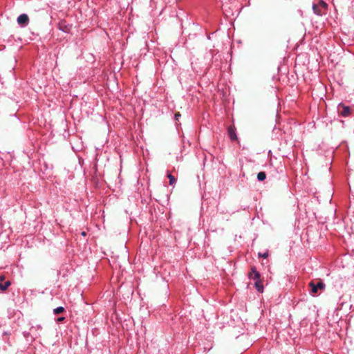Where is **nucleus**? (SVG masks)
I'll use <instances>...</instances> for the list:
<instances>
[{
	"label": "nucleus",
	"mask_w": 354,
	"mask_h": 354,
	"mask_svg": "<svg viewBox=\"0 0 354 354\" xmlns=\"http://www.w3.org/2000/svg\"><path fill=\"white\" fill-rule=\"evenodd\" d=\"M338 111L339 115L344 118L349 116L351 114L350 106H346L342 103L338 105Z\"/></svg>",
	"instance_id": "obj_1"
},
{
	"label": "nucleus",
	"mask_w": 354,
	"mask_h": 354,
	"mask_svg": "<svg viewBox=\"0 0 354 354\" xmlns=\"http://www.w3.org/2000/svg\"><path fill=\"white\" fill-rule=\"evenodd\" d=\"M248 277L254 281L261 279L260 273L257 270L255 267L251 268V272L249 273Z\"/></svg>",
	"instance_id": "obj_2"
},
{
	"label": "nucleus",
	"mask_w": 354,
	"mask_h": 354,
	"mask_svg": "<svg viewBox=\"0 0 354 354\" xmlns=\"http://www.w3.org/2000/svg\"><path fill=\"white\" fill-rule=\"evenodd\" d=\"M28 17L26 14H21L17 17V22L19 24L25 26L28 24Z\"/></svg>",
	"instance_id": "obj_3"
},
{
	"label": "nucleus",
	"mask_w": 354,
	"mask_h": 354,
	"mask_svg": "<svg viewBox=\"0 0 354 354\" xmlns=\"http://www.w3.org/2000/svg\"><path fill=\"white\" fill-rule=\"evenodd\" d=\"M310 285L312 287V292L314 294L317 292L318 289H323L325 287L324 283L322 282H319L317 284H315L314 283H310Z\"/></svg>",
	"instance_id": "obj_4"
},
{
	"label": "nucleus",
	"mask_w": 354,
	"mask_h": 354,
	"mask_svg": "<svg viewBox=\"0 0 354 354\" xmlns=\"http://www.w3.org/2000/svg\"><path fill=\"white\" fill-rule=\"evenodd\" d=\"M254 286L258 292H263V286L262 284L261 279L254 281Z\"/></svg>",
	"instance_id": "obj_5"
},
{
	"label": "nucleus",
	"mask_w": 354,
	"mask_h": 354,
	"mask_svg": "<svg viewBox=\"0 0 354 354\" xmlns=\"http://www.w3.org/2000/svg\"><path fill=\"white\" fill-rule=\"evenodd\" d=\"M313 11H314L315 14H316L317 15H322V11L321 10L320 7H319V5L313 4Z\"/></svg>",
	"instance_id": "obj_6"
},
{
	"label": "nucleus",
	"mask_w": 354,
	"mask_h": 354,
	"mask_svg": "<svg viewBox=\"0 0 354 354\" xmlns=\"http://www.w3.org/2000/svg\"><path fill=\"white\" fill-rule=\"evenodd\" d=\"M10 285V282L9 281H6L3 283L0 282V289L1 290H6Z\"/></svg>",
	"instance_id": "obj_7"
},
{
	"label": "nucleus",
	"mask_w": 354,
	"mask_h": 354,
	"mask_svg": "<svg viewBox=\"0 0 354 354\" xmlns=\"http://www.w3.org/2000/svg\"><path fill=\"white\" fill-rule=\"evenodd\" d=\"M266 174L265 172L263 171H260L257 174V179L259 181H263L266 179Z\"/></svg>",
	"instance_id": "obj_8"
},
{
	"label": "nucleus",
	"mask_w": 354,
	"mask_h": 354,
	"mask_svg": "<svg viewBox=\"0 0 354 354\" xmlns=\"http://www.w3.org/2000/svg\"><path fill=\"white\" fill-rule=\"evenodd\" d=\"M167 178L169 179V185H172L176 183V180L173 175L168 174Z\"/></svg>",
	"instance_id": "obj_9"
},
{
	"label": "nucleus",
	"mask_w": 354,
	"mask_h": 354,
	"mask_svg": "<svg viewBox=\"0 0 354 354\" xmlns=\"http://www.w3.org/2000/svg\"><path fill=\"white\" fill-rule=\"evenodd\" d=\"M64 311V308L62 306H59L53 310V313L55 315L62 313Z\"/></svg>",
	"instance_id": "obj_10"
},
{
	"label": "nucleus",
	"mask_w": 354,
	"mask_h": 354,
	"mask_svg": "<svg viewBox=\"0 0 354 354\" xmlns=\"http://www.w3.org/2000/svg\"><path fill=\"white\" fill-rule=\"evenodd\" d=\"M229 136L232 140H236L237 138L236 133L234 132V131L232 129L229 131Z\"/></svg>",
	"instance_id": "obj_11"
},
{
	"label": "nucleus",
	"mask_w": 354,
	"mask_h": 354,
	"mask_svg": "<svg viewBox=\"0 0 354 354\" xmlns=\"http://www.w3.org/2000/svg\"><path fill=\"white\" fill-rule=\"evenodd\" d=\"M319 6V7H322L323 8L326 9L327 4L324 1H320Z\"/></svg>",
	"instance_id": "obj_12"
},
{
	"label": "nucleus",
	"mask_w": 354,
	"mask_h": 354,
	"mask_svg": "<svg viewBox=\"0 0 354 354\" xmlns=\"http://www.w3.org/2000/svg\"><path fill=\"white\" fill-rule=\"evenodd\" d=\"M259 256L266 259L268 257V252H266L263 254L259 253Z\"/></svg>",
	"instance_id": "obj_13"
},
{
	"label": "nucleus",
	"mask_w": 354,
	"mask_h": 354,
	"mask_svg": "<svg viewBox=\"0 0 354 354\" xmlns=\"http://www.w3.org/2000/svg\"><path fill=\"white\" fill-rule=\"evenodd\" d=\"M36 328L37 329H41V327L39 326V325H37L36 326H32L31 328H30V330L32 331L33 330H35Z\"/></svg>",
	"instance_id": "obj_14"
},
{
	"label": "nucleus",
	"mask_w": 354,
	"mask_h": 354,
	"mask_svg": "<svg viewBox=\"0 0 354 354\" xmlns=\"http://www.w3.org/2000/svg\"><path fill=\"white\" fill-rule=\"evenodd\" d=\"M180 117V114L179 113H177L175 114V119L176 120H178V118Z\"/></svg>",
	"instance_id": "obj_15"
},
{
	"label": "nucleus",
	"mask_w": 354,
	"mask_h": 354,
	"mask_svg": "<svg viewBox=\"0 0 354 354\" xmlns=\"http://www.w3.org/2000/svg\"><path fill=\"white\" fill-rule=\"evenodd\" d=\"M64 319H65V317H59V318L57 319V321H58V322H62V321H64Z\"/></svg>",
	"instance_id": "obj_16"
},
{
	"label": "nucleus",
	"mask_w": 354,
	"mask_h": 354,
	"mask_svg": "<svg viewBox=\"0 0 354 354\" xmlns=\"http://www.w3.org/2000/svg\"><path fill=\"white\" fill-rule=\"evenodd\" d=\"M3 280H4V276L1 275L0 276V281H3Z\"/></svg>",
	"instance_id": "obj_17"
},
{
	"label": "nucleus",
	"mask_w": 354,
	"mask_h": 354,
	"mask_svg": "<svg viewBox=\"0 0 354 354\" xmlns=\"http://www.w3.org/2000/svg\"><path fill=\"white\" fill-rule=\"evenodd\" d=\"M82 234L83 236H85V235H86V232H83L82 233Z\"/></svg>",
	"instance_id": "obj_18"
}]
</instances>
